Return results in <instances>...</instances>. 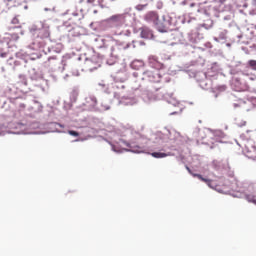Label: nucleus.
<instances>
[{
	"instance_id": "obj_25",
	"label": "nucleus",
	"mask_w": 256,
	"mask_h": 256,
	"mask_svg": "<svg viewBox=\"0 0 256 256\" xmlns=\"http://www.w3.org/2000/svg\"><path fill=\"white\" fill-rule=\"evenodd\" d=\"M153 93H155V91L152 90V91L150 92V95H153Z\"/></svg>"
},
{
	"instance_id": "obj_17",
	"label": "nucleus",
	"mask_w": 256,
	"mask_h": 256,
	"mask_svg": "<svg viewBox=\"0 0 256 256\" xmlns=\"http://www.w3.org/2000/svg\"><path fill=\"white\" fill-rule=\"evenodd\" d=\"M155 91H156V94L154 95L153 99H159V97L163 95V93L159 92L161 91V88H158Z\"/></svg>"
},
{
	"instance_id": "obj_1",
	"label": "nucleus",
	"mask_w": 256,
	"mask_h": 256,
	"mask_svg": "<svg viewBox=\"0 0 256 256\" xmlns=\"http://www.w3.org/2000/svg\"><path fill=\"white\" fill-rule=\"evenodd\" d=\"M143 79L150 81V83H161V74L159 70H148L144 72Z\"/></svg>"
},
{
	"instance_id": "obj_23",
	"label": "nucleus",
	"mask_w": 256,
	"mask_h": 256,
	"mask_svg": "<svg viewBox=\"0 0 256 256\" xmlns=\"http://www.w3.org/2000/svg\"><path fill=\"white\" fill-rule=\"evenodd\" d=\"M137 139H143V136H141V135L138 134Z\"/></svg>"
},
{
	"instance_id": "obj_21",
	"label": "nucleus",
	"mask_w": 256,
	"mask_h": 256,
	"mask_svg": "<svg viewBox=\"0 0 256 256\" xmlns=\"http://www.w3.org/2000/svg\"><path fill=\"white\" fill-rule=\"evenodd\" d=\"M252 5L256 7V0H252Z\"/></svg>"
},
{
	"instance_id": "obj_2",
	"label": "nucleus",
	"mask_w": 256,
	"mask_h": 256,
	"mask_svg": "<svg viewBox=\"0 0 256 256\" xmlns=\"http://www.w3.org/2000/svg\"><path fill=\"white\" fill-rule=\"evenodd\" d=\"M245 155L248 159L256 161V142L248 141L244 147Z\"/></svg>"
},
{
	"instance_id": "obj_26",
	"label": "nucleus",
	"mask_w": 256,
	"mask_h": 256,
	"mask_svg": "<svg viewBox=\"0 0 256 256\" xmlns=\"http://www.w3.org/2000/svg\"><path fill=\"white\" fill-rule=\"evenodd\" d=\"M99 3H103V0H98Z\"/></svg>"
},
{
	"instance_id": "obj_22",
	"label": "nucleus",
	"mask_w": 256,
	"mask_h": 256,
	"mask_svg": "<svg viewBox=\"0 0 256 256\" xmlns=\"http://www.w3.org/2000/svg\"><path fill=\"white\" fill-rule=\"evenodd\" d=\"M17 21H19V20H17L16 18H14V19L12 20V23H17Z\"/></svg>"
},
{
	"instance_id": "obj_12",
	"label": "nucleus",
	"mask_w": 256,
	"mask_h": 256,
	"mask_svg": "<svg viewBox=\"0 0 256 256\" xmlns=\"http://www.w3.org/2000/svg\"><path fill=\"white\" fill-rule=\"evenodd\" d=\"M50 35H51V33L49 32V29H47V28H42L38 32V37H40V39H48V37H50Z\"/></svg>"
},
{
	"instance_id": "obj_18",
	"label": "nucleus",
	"mask_w": 256,
	"mask_h": 256,
	"mask_svg": "<svg viewBox=\"0 0 256 256\" xmlns=\"http://www.w3.org/2000/svg\"><path fill=\"white\" fill-rule=\"evenodd\" d=\"M68 134L72 135V137H79V132H77L75 130H69Z\"/></svg>"
},
{
	"instance_id": "obj_24",
	"label": "nucleus",
	"mask_w": 256,
	"mask_h": 256,
	"mask_svg": "<svg viewBox=\"0 0 256 256\" xmlns=\"http://www.w3.org/2000/svg\"><path fill=\"white\" fill-rule=\"evenodd\" d=\"M250 81H255V78H253V77H250Z\"/></svg>"
},
{
	"instance_id": "obj_4",
	"label": "nucleus",
	"mask_w": 256,
	"mask_h": 256,
	"mask_svg": "<svg viewBox=\"0 0 256 256\" xmlns=\"http://www.w3.org/2000/svg\"><path fill=\"white\" fill-rule=\"evenodd\" d=\"M145 21H147L148 23H153L154 25H159V14H157V12H148L145 16H144Z\"/></svg>"
},
{
	"instance_id": "obj_13",
	"label": "nucleus",
	"mask_w": 256,
	"mask_h": 256,
	"mask_svg": "<svg viewBox=\"0 0 256 256\" xmlns=\"http://www.w3.org/2000/svg\"><path fill=\"white\" fill-rule=\"evenodd\" d=\"M151 156L155 159H163L165 157H169V154L163 152H153L151 153Z\"/></svg>"
},
{
	"instance_id": "obj_6",
	"label": "nucleus",
	"mask_w": 256,
	"mask_h": 256,
	"mask_svg": "<svg viewBox=\"0 0 256 256\" xmlns=\"http://www.w3.org/2000/svg\"><path fill=\"white\" fill-rule=\"evenodd\" d=\"M186 169H187L188 173H190V175H192V177H197V179H199L203 183H206V185H208V187H213V180L206 179L201 174L193 173V171H191V168H189V166H186Z\"/></svg>"
},
{
	"instance_id": "obj_10",
	"label": "nucleus",
	"mask_w": 256,
	"mask_h": 256,
	"mask_svg": "<svg viewBox=\"0 0 256 256\" xmlns=\"http://www.w3.org/2000/svg\"><path fill=\"white\" fill-rule=\"evenodd\" d=\"M19 35H23V32L20 31L19 33L8 34V45H11V43H17V41H19Z\"/></svg>"
},
{
	"instance_id": "obj_8",
	"label": "nucleus",
	"mask_w": 256,
	"mask_h": 256,
	"mask_svg": "<svg viewBox=\"0 0 256 256\" xmlns=\"http://www.w3.org/2000/svg\"><path fill=\"white\" fill-rule=\"evenodd\" d=\"M123 49H127V47L121 45V44H116L112 46L111 48V56L112 57H119V53L123 51Z\"/></svg>"
},
{
	"instance_id": "obj_16",
	"label": "nucleus",
	"mask_w": 256,
	"mask_h": 256,
	"mask_svg": "<svg viewBox=\"0 0 256 256\" xmlns=\"http://www.w3.org/2000/svg\"><path fill=\"white\" fill-rule=\"evenodd\" d=\"M248 67H250V69H252V71H256V60H249Z\"/></svg>"
},
{
	"instance_id": "obj_14",
	"label": "nucleus",
	"mask_w": 256,
	"mask_h": 256,
	"mask_svg": "<svg viewBox=\"0 0 256 256\" xmlns=\"http://www.w3.org/2000/svg\"><path fill=\"white\" fill-rule=\"evenodd\" d=\"M226 2H227V0H214L215 9L217 11H221V7H223Z\"/></svg>"
},
{
	"instance_id": "obj_9",
	"label": "nucleus",
	"mask_w": 256,
	"mask_h": 256,
	"mask_svg": "<svg viewBox=\"0 0 256 256\" xmlns=\"http://www.w3.org/2000/svg\"><path fill=\"white\" fill-rule=\"evenodd\" d=\"M149 63H150V65H151V67H153L154 69H156V71H159V69H163V63H161V62H159L158 60H157V58H155V57H151L150 59H149Z\"/></svg>"
},
{
	"instance_id": "obj_7",
	"label": "nucleus",
	"mask_w": 256,
	"mask_h": 256,
	"mask_svg": "<svg viewBox=\"0 0 256 256\" xmlns=\"http://www.w3.org/2000/svg\"><path fill=\"white\" fill-rule=\"evenodd\" d=\"M86 107L89 109V111H93V109L97 107V98L94 96H89L86 98Z\"/></svg>"
},
{
	"instance_id": "obj_15",
	"label": "nucleus",
	"mask_w": 256,
	"mask_h": 256,
	"mask_svg": "<svg viewBox=\"0 0 256 256\" xmlns=\"http://www.w3.org/2000/svg\"><path fill=\"white\" fill-rule=\"evenodd\" d=\"M122 19H123V15L117 14V15H113L110 18V21H113L114 23H121Z\"/></svg>"
},
{
	"instance_id": "obj_19",
	"label": "nucleus",
	"mask_w": 256,
	"mask_h": 256,
	"mask_svg": "<svg viewBox=\"0 0 256 256\" xmlns=\"http://www.w3.org/2000/svg\"><path fill=\"white\" fill-rule=\"evenodd\" d=\"M0 57H2V58L7 57V52H2V53H0Z\"/></svg>"
},
{
	"instance_id": "obj_3",
	"label": "nucleus",
	"mask_w": 256,
	"mask_h": 256,
	"mask_svg": "<svg viewBox=\"0 0 256 256\" xmlns=\"http://www.w3.org/2000/svg\"><path fill=\"white\" fill-rule=\"evenodd\" d=\"M103 63V59L101 57L94 55L90 58L88 61V67L90 71H95V69H99L101 67V64Z\"/></svg>"
},
{
	"instance_id": "obj_5",
	"label": "nucleus",
	"mask_w": 256,
	"mask_h": 256,
	"mask_svg": "<svg viewBox=\"0 0 256 256\" xmlns=\"http://www.w3.org/2000/svg\"><path fill=\"white\" fill-rule=\"evenodd\" d=\"M230 183V189H232V191H237L238 193H241L243 189V182L239 181L235 177H232Z\"/></svg>"
},
{
	"instance_id": "obj_11",
	"label": "nucleus",
	"mask_w": 256,
	"mask_h": 256,
	"mask_svg": "<svg viewBox=\"0 0 256 256\" xmlns=\"http://www.w3.org/2000/svg\"><path fill=\"white\" fill-rule=\"evenodd\" d=\"M141 37L143 39H151L153 37V32L148 28H142L141 30Z\"/></svg>"
},
{
	"instance_id": "obj_20",
	"label": "nucleus",
	"mask_w": 256,
	"mask_h": 256,
	"mask_svg": "<svg viewBox=\"0 0 256 256\" xmlns=\"http://www.w3.org/2000/svg\"><path fill=\"white\" fill-rule=\"evenodd\" d=\"M87 3L93 4L95 3V0H87Z\"/></svg>"
}]
</instances>
